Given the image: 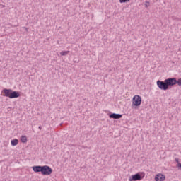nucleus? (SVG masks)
Segmentation results:
<instances>
[{"label":"nucleus","instance_id":"obj_19","mask_svg":"<svg viewBox=\"0 0 181 181\" xmlns=\"http://www.w3.org/2000/svg\"><path fill=\"white\" fill-rule=\"evenodd\" d=\"M81 148H87V147L82 146H81Z\"/></svg>","mask_w":181,"mask_h":181},{"label":"nucleus","instance_id":"obj_9","mask_svg":"<svg viewBox=\"0 0 181 181\" xmlns=\"http://www.w3.org/2000/svg\"><path fill=\"white\" fill-rule=\"evenodd\" d=\"M33 172L35 173H39V172L42 173V165H35L32 168Z\"/></svg>","mask_w":181,"mask_h":181},{"label":"nucleus","instance_id":"obj_11","mask_svg":"<svg viewBox=\"0 0 181 181\" xmlns=\"http://www.w3.org/2000/svg\"><path fill=\"white\" fill-rule=\"evenodd\" d=\"M21 141L23 144H26V142H28V137H26V136H22Z\"/></svg>","mask_w":181,"mask_h":181},{"label":"nucleus","instance_id":"obj_8","mask_svg":"<svg viewBox=\"0 0 181 181\" xmlns=\"http://www.w3.org/2000/svg\"><path fill=\"white\" fill-rule=\"evenodd\" d=\"M165 179V177L163 174H157L155 177L156 181H164Z\"/></svg>","mask_w":181,"mask_h":181},{"label":"nucleus","instance_id":"obj_7","mask_svg":"<svg viewBox=\"0 0 181 181\" xmlns=\"http://www.w3.org/2000/svg\"><path fill=\"white\" fill-rule=\"evenodd\" d=\"M109 117L112 119H119V118H122V115L117 113H111Z\"/></svg>","mask_w":181,"mask_h":181},{"label":"nucleus","instance_id":"obj_14","mask_svg":"<svg viewBox=\"0 0 181 181\" xmlns=\"http://www.w3.org/2000/svg\"><path fill=\"white\" fill-rule=\"evenodd\" d=\"M144 6H145V8H148L149 6V1H146Z\"/></svg>","mask_w":181,"mask_h":181},{"label":"nucleus","instance_id":"obj_18","mask_svg":"<svg viewBox=\"0 0 181 181\" xmlns=\"http://www.w3.org/2000/svg\"><path fill=\"white\" fill-rule=\"evenodd\" d=\"M38 128H39V129H40V130H41V129H42V126H39V127H38Z\"/></svg>","mask_w":181,"mask_h":181},{"label":"nucleus","instance_id":"obj_3","mask_svg":"<svg viewBox=\"0 0 181 181\" xmlns=\"http://www.w3.org/2000/svg\"><path fill=\"white\" fill-rule=\"evenodd\" d=\"M144 177H145L144 173H137L136 174L130 176L129 177V181L142 180Z\"/></svg>","mask_w":181,"mask_h":181},{"label":"nucleus","instance_id":"obj_10","mask_svg":"<svg viewBox=\"0 0 181 181\" xmlns=\"http://www.w3.org/2000/svg\"><path fill=\"white\" fill-rule=\"evenodd\" d=\"M18 144H19V140H18L17 139L11 140L12 146H16V145H18Z\"/></svg>","mask_w":181,"mask_h":181},{"label":"nucleus","instance_id":"obj_6","mask_svg":"<svg viewBox=\"0 0 181 181\" xmlns=\"http://www.w3.org/2000/svg\"><path fill=\"white\" fill-rule=\"evenodd\" d=\"M157 86L160 90H168L169 87L168 86V83H166V79L164 81H157Z\"/></svg>","mask_w":181,"mask_h":181},{"label":"nucleus","instance_id":"obj_4","mask_svg":"<svg viewBox=\"0 0 181 181\" xmlns=\"http://www.w3.org/2000/svg\"><path fill=\"white\" fill-rule=\"evenodd\" d=\"M142 104V98L140 95H136L132 98V107H139Z\"/></svg>","mask_w":181,"mask_h":181},{"label":"nucleus","instance_id":"obj_1","mask_svg":"<svg viewBox=\"0 0 181 181\" xmlns=\"http://www.w3.org/2000/svg\"><path fill=\"white\" fill-rule=\"evenodd\" d=\"M3 93L4 94V97H8V98H18L21 97V93L16 90H12V89H4Z\"/></svg>","mask_w":181,"mask_h":181},{"label":"nucleus","instance_id":"obj_17","mask_svg":"<svg viewBox=\"0 0 181 181\" xmlns=\"http://www.w3.org/2000/svg\"><path fill=\"white\" fill-rule=\"evenodd\" d=\"M24 29L28 32V30H29L28 28L24 27Z\"/></svg>","mask_w":181,"mask_h":181},{"label":"nucleus","instance_id":"obj_16","mask_svg":"<svg viewBox=\"0 0 181 181\" xmlns=\"http://www.w3.org/2000/svg\"><path fill=\"white\" fill-rule=\"evenodd\" d=\"M175 162H176L177 163H179V159H178V158H175Z\"/></svg>","mask_w":181,"mask_h":181},{"label":"nucleus","instance_id":"obj_5","mask_svg":"<svg viewBox=\"0 0 181 181\" xmlns=\"http://www.w3.org/2000/svg\"><path fill=\"white\" fill-rule=\"evenodd\" d=\"M53 170L49 165H43L41 171V174L44 176H49L52 175Z\"/></svg>","mask_w":181,"mask_h":181},{"label":"nucleus","instance_id":"obj_15","mask_svg":"<svg viewBox=\"0 0 181 181\" xmlns=\"http://www.w3.org/2000/svg\"><path fill=\"white\" fill-rule=\"evenodd\" d=\"M177 168H179L180 169H181V163H178L177 165Z\"/></svg>","mask_w":181,"mask_h":181},{"label":"nucleus","instance_id":"obj_13","mask_svg":"<svg viewBox=\"0 0 181 181\" xmlns=\"http://www.w3.org/2000/svg\"><path fill=\"white\" fill-rule=\"evenodd\" d=\"M131 0H119L120 4H125L127 2H129Z\"/></svg>","mask_w":181,"mask_h":181},{"label":"nucleus","instance_id":"obj_12","mask_svg":"<svg viewBox=\"0 0 181 181\" xmlns=\"http://www.w3.org/2000/svg\"><path fill=\"white\" fill-rule=\"evenodd\" d=\"M70 53V51H62L60 52L61 56H67Z\"/></svg>","mask_w":181,"mask_h":181},{"label":"nucleus","instance_id":"obj_2","mask_svg":"<svg viewBox=\"0 0 181 181\" xmlns=\"http://www.w3.org/2000/svg\"><path fill=\"white\" fill-rule=\"evenodd\" d=\"M165 83H167V86L168 87L172 86H176V84L181 87V78L178 79H176V78H169L165 79Z\"/></svg>","mask_w":181,"mask_h":181}]
</instances>
